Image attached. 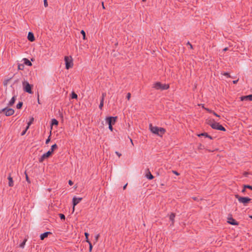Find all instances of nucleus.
I'll return each mask as SVG.
<instances>
[{
  "label": "nucleus",
  "instance_id": "f257e3e1",
  "mask_svg": "<svg viewBox=\"0 0 252 252\" xmlns=\"http://www.w3.org/2000/svg\"><path fill=\"white\" fill-rule=\"evenodd\" d=\"M149 129L152 133L159 136H162L165 132L164 128L153 126L151 124L149 125Z\"/></svg>",
  "mask_w": 252,
  "mask_h": 252
},
{
  "label": "nucleus",
  "instance_id": "f03ea898",
  "mask_svg": "<svg viewBox=\"0 0 252 252\" xmlns=\"http://www.w3.org/2000/svg\"><path fill=\"white\" fill-rule=\"evenodd\" d=\"M153 88L156 90H166L169 88V85L166 84H161L160 82H157L154 84Z\"/></svg>",
  "mask_w": 252,
  "mask_h": 252
},
{
  "label": "nucleus",
  "instance_id": "7ed1b4c3",
  "mask_svg": "<svg viewBox=\"0 0 252 252\" xmlns=\"http://www.w3.org/2000/svg\"><path fill=\"white\" fill-rule=\"evenodd\" d=\"M22 85L23 90L25 92L30 94H32L33 93V92L32 90V85H30L29 82L26 81H24L22 82Z\"/></svg>",
  "mask_w": 252,
  "mask_h": 252
},
{
  "label": "nucleus",
  "instance_id": "20e7f679",
  "mask_svg": "<svg viewBox=\"0 0 252 252\" xmlns=\"http://www.w3.org/2000/svg\"><path fill=\"white\" fill-rule=\"evenodd\" d=\"M65 68L68 69L72 67L73 65V59L71 56H65L64 57Z\"/></svg>",
  "mask_w": 252,
  "mask_h": 252
},
{
  "label": "nucleus",
  "instance_id": "39448f33",
  "mask_svg": "<svg viewBox=\"0 0 252 252\" xmlns=\"http://www.w3.org/2000/svg\"><path fill=\"white\" fill-rule=\"evenodd\" d=\"M235 197L240 203H243L244 205H247L251 200V199L248 197H241L238 194L235 195Z\"/></svg>",
  "mask_w": 252,
  "mask_h": 252
},
{
  "label": "nucleus",
  "instance_id": "423d86ee",
  "mask_svg": "<svg viewBox=\"0 0 252 252\" xmlns=\"http://www.w3.org/2000/svg\"><path fill=\"white\" fill-rule=\"evenodd\" d=\"M1 112H4L5 116H11L14 113V110L13 109L8 108V107H5V108L2 109L0 111V113Z\"/></svg>",
  "mask_w": 252,
  "mask_h": 252
},
{
  "label": "nucleus",
  "instance_id": "0eeeda50",
  "mask_svg": "<svg viewBox=\"0 0 252 252\" xmlns=\"http://www.w3.org/2000/svg\"><path fill=\"white\" fill-rule=\"evenodd\" d=\"M117 118V117H106L105 119L106 123L108 125H110V124H111V126H112V125H114L115 123Z\"/></svg>",
  "mask_w": 252,
  "mask_h": 252
},
{
  "label": "nucleus",
  "instance_id": "6e6552de",
  "mask_svg": "<svg viewBox=\"0 0 252 252\" xmlns=\"http://www.w3.org/2000/svg\"><path fill=\"white\" fill-rule=\"evenodd\" d=\"M208 124L211 126V127L213 129H218L220 124L216 122L210 120Z\"/></svg>",
  "mask_w": 252,
  "mask_h": 252
},
{
  "label": "nucleus",
  "instance_id": "1a4fd4ad",
  "mask_svg": "<svg viewBox=\"0 0 252 252\" xmlns=\"http://www.w3.org/2000/svg\"><path fill=\"white\" fill-rule=\"evenodd\" d=\"M52 153L51 152H49V151L44 154L42 155V156L39 158L38 160L39 162H42L45 158H49L51 155Z\"/></svg>",
  "mask_w": 252,
  "mask_h": 252
},
{
  "label": "nucleus",
  "instance_id": "9d476101",
  "mask_svg": "<svg viewBox=\"0 0 252 252\" xmlns=\"http://www.w3.org/2000/svg\"><path fill=\"white\" fill-rule=\"evenodd\" d=\"M82 199L81 197H74L72 199V203L73 205V210L74 209V207L77 204H78Z\"/></svg>",
  "mask_w": 252,
  "mask_h": 252
},
{
  "label": "nucleus",
  "instance_id": "9b49d317",
  "mask_svg": "<svg viewBox=\"0 0 252 252\" xmlns=\"http://www.w3.org/2000/svg\"><path fill=\"white\" fill-rule=\"evenodd\" d=\"M105 96H106V94L105 93H103L102 94V96H101L100 104H99V108L100 109H102V108L103 106V102H104V98H105Z\"/></svg>",
  "mask_w": 252,
  "mask_h": 252
},
{
  "label": "nucleus",
  "instance_id": "f8f14e48",
  "mask_svg": "<svg viewBox=\"0 0 252 252\" xmlns=\"http://www.w3.org/2000/svg\"><path fill=\"white\" fill-rule=\"evenodd\" d=\"M241 100L242 101H244V100L252 101V94L246 95V96H243L241 97Z\"/></svg>",
  "mask_w": 252,
  "mask_h": 252
},
{
  "label": "nucleus",
  "instance_id": "ddd939ff",
  "mask_svg": "<svg viewBox=\"0 0 252 252\" xmlns=\"http://www.w3.org/2000/svg\"><path fill=\"white\" fill-rule=\"evenodd\" d=\"M50 234H51L50 232H46L41 234L40 236V240H44L45 238L47 237L48 235Z\"/></svg>",
  "mask_w": 252,
  "mask_h": 252
},
{
  "label": "nucleus",
  "instance_id": "4468645a",
  "mask_svg": "<svg viewBox=\"0 0 252 252\" xmlns=\"http://www.w3.org/2000/svg\"><path fill=\"white\" fill-rule=\"evenodd\" d=\"M28 39L29 41H33L35 39L34 38V35L31 32H29V33H28Z\"/></svg>",
  "mask_w": 252,
  "mask_h": 252
},
{
  "label": "nucleus",
  "instance_id": "2eb2a0df",
  "mask_svg": "<svg viewBox=\"0 0 252 252\" xmlns=\"http://www.w3.org/2000/svg\"><path fill=\"white\" fill-rule=\"evenodd\" d=\"M228 222L230 224H231L232 225H234L238 224V223L234 219H233L232 218L228 219Z\"/></svg>",
  "mask_w": 252,
  "mask_h": 252
},
{
  "label": "nucleus",
  "instance_id": "dca6fc26",
  "mask_svg": "<svg viewBox=\"0 0 252 252\" xmlns=\"http://www.w3.org/2000/svg\"><path fill=\"white\" fill-rule=\"evenodd\" d=\"M23 64H26L28 66H32V63L27 58H24L23 59Z\"/></svg>",
  "mask_w": 252,
  "mask_h": 252
},
{
  "label": "nucleus",
  "instance_id": "f3484780",
  "mask_svg": "<svg viewBox=\"0 0 252 252\" xmlns=\"http://www.w3.org/2000/svg\"><path fill=\"white\" fill-rule=\"evenodd\" d=\"M15 100H16V96H13L12 97V98L11 99V100L9 101V102L8 103V106H12L14 104V103H15Z\"/></svg>",
  "mask_w": 252,
  "mask_h": 252
},
{
  "label": "nucleus",
  "instance_id": "a211bd4d",
  "mask_svg": "<svg viewBox=\"0 0 252 252\" xmlns=\"http://www.w3.org/2000/svg\"><path fill=\"white\" fill-rule=\"evenodd\" d=\"M175 217V214L174 213H171L170 216H169V220L171 221L172 222V223L171 224V225H173L174 224V218Z\"/></svg>",
  "mask_w": 252,
  "mask_h": 252
},
{
  "label": "nucleus",
  "instance_id": "6ab92c4d",
  "mask_svg": "<svg viewBox=\"0 0 252 252\" xmlns=\"http://www.w3.org/2000/svg\"><path fill=\"white\" fill-rule=\"evenodd\" d=\"M8 180L9 181V182H8L9 186L13 187L14 185V184H13V181L12 178L10 176H9L8 177Z\"/></svg>",
  "mask_w": 252,
  "mask_h": 252
},
{
  "label": "nucleus",
  "instance_id": "aec40b11",
  "mask_svg": "<svg viewBox=\"0 0 252 252\" xmlns=\"http://www.w3.org/2000/svg\"><path fill=\"white\" fill-rule=\"evenodd\" d=\"M198 136L199 137L203 136H205V137H208V138H210V139H212V136H211L210 135H208V133H206V132L202 133H201L200 134H198Z\"/></svg>",
  "mask_w": 252,
  "mask_h": 252
},
{
  "label": "nucleus",
  "instance_id": "412c9836",
  "mask_svg": "<svg viewBox=\"0 0 252 252\" xmlns=\"http://www.w3.org/2000/svg\"><path fill=\"white\" fill-rule=\"evenodd\" d=\"M148 172L146 174V176L147 179L149 180H152L154 178V176L151 173L149 169H148Z\"/></svg>",
  "mask_w": 252,
  "mask_h": 252
},
{
  "label": "nucleus",
  "instance_id": "4be33fe9",
  "mask_svg": "<svg viewBox=\"0 0 252 252\" xmlns=\"http://www.w3.org/2000/svg\"><path fill=\"white\" fill-rule=\"evenodd\" d=\"M57 148H58V146H57V144H55L51 146V148L50 150H49V151L51 152V153L52 154L54 152V150L56 149H57Z\"/></svg>",
  "mask_w": 252,
  "mask_h": 252
},
{
  "label": "nucleus",
  "instance_id": "5701e85b",
  "mask_svg": "<svg viewBox=\"0 0 252 252\" xmlns=\"http://www.w3.org/2000/svg\"><path fill=\"white\" fill-rule=\"evenodd\" d=\"M33 120L34 119L33 117H31L30 118V121L28 122V126H27V129H29L30 125L32 123Z\"/></svg>",
  "mask_w": 252,
  "mask_h": 252
},
{
  "label": "nucleus",
  "instance_id": "b1692460",
  "mask_svg": "<svg viewBox=\"0 0 252 252\" xmlns=\"http://www.w3.org/2000/svg\"><path fill=\"white\" fill-rule=\"evenodd\" d=\"M24 64L23 63H19L18 65V68L19 70H23L24 69Z\"/></svg>",
  "mask_w": 252,
  "mask_h": 252
},
{
  "label": "nucleus",
  "instance_id": "393cba45",
  "mask_svg": "<svg viewBox=\"0 0 252 252\" xmlns=\"http://www.w3.org/2000/svg\"><path fill=\"white\" fill-rule=\"evenodd\" d=\"M27 241V239H24V240L23 241V242L21 244H20V246H20V247H21V248H24V247H25V244H26V243Z\"/></svg>",
  "mask_w": 252,
  "mask_h": 252
},
{
  "label": "nucleus",
  "instance_id": "a878e982",
  "mask_svg": "<svg viewBox=\"0 0 252 252\" xmlns=\"http://www.w3.org/2000/svg\"><path fill=\"white\" fill-rule=\"evenodd\" d=\"M87 242L89 244V252H91L93 249V245L89 240H87Z\"/></svg>",
  "mask_w": 252,
  "mask_h": 252
},
{
  "label": "nucleus",
  "instance_id": "bb28decb",
  "mask_svg": "<svg viewBox=\"0 0 252 252\" xmlns=\"http://www.w3.org/2000/svg\"><path fill=\"white\" fill-rule=\"evenodd\" d=\"M58 122L57 120L53 119L52 120V125H58Z\"/></svg>",
  "mask_w": 252,
  "mask_h": 252
},
{
  "label": "nucleus",
  "instance_id": "cd10ccee",
  "mask_svg": "<svg viewBox=\"0 0 252 252\" xmlns=\"http://www.w3.org/2000/svg\"><path fill=\"white\" fill-rule=\"evenodd\" d=\"M23 105V102H19L16 105V108L17 109H20Z\"/></svg>",
  "mask_w": 252,
  "mask_h": 252
},
{
  "label": "nucleus",
  "instance_id": "c85d7f7f",
  "mask_svg": "<svg viewBox=\"0 0 252 252\" xmlns=\"http://www.w3.org/2000/svg\"><path fill=\"white\" fill-rule=\"evenodd\" d=\"M218 130H221V131H225V128L221 125L219 127V128Z\"/></svg>",
  "mask_w": 252,
  "mask_h": 252
},
{
  "label": "nucleus",
  "instance_id": "c756f323",
  "mask_svg": "<svg viewBox=\"0 0 252 252\" xmlns=\"http://www.w3.org/2000/svg\"><path fill=\"white\" fill-rule=\"evenodd\" d=\"M71 98L76 99L77 98V95L74 92H72L71 94Z\"/></svg>",
  "mask_w": 252,
  "mask_h": 252
},
{
  "label": "nucleus",
  "instance_id": "7c9ffc66",
  "mask_svg": "<svg viewBox=\"0 0 252 252\" xmlns=\"http://www.w3.org/2000/svg\"><path fill=\"white\" fill-rule=\"evenodd\" d=\"M59 215L61 220H65V217L63 214H59Z\"/></svg>",
  "mask_w": 252,
  "mask_h": 252
},
{
  "label": "nucleus",
  "instance_id": "2f4dec72",
  "mask_svg": "<svg viewBox=\"0 0 252 252\" xmlns=\"http://www.w3.org/2000/svg\"><path fill=\"white\" fill-rule=\"evenodd\" d=\"M81 34L83 35V39H85V37H86V33H85V32L83 30H82L81 31Z\"/></svg>",
  "mask_w": 252,
  "mask_h": 252
},
{
  "label": "nucleus",
  "instance_id": "473e14b6",
  "mask_svg": "<svg viewBox=\"0 0 252 252\" xmlns=\"http://www.w3.org/2000/svg\"><path fill=\"white\" fill-rule=\"evenodd\" d=\"M245 189H249L252 190V186L250 185H244Z\"/></svg>",
  "mask_w": 252,
  "mask_h": 252
},
{
  "label": "nucleus",
  "instance_id": "72a5a7b5",
  "mask_svg": "<svg viewBox=\"0 0 252 252\" xmlns=\"http://www.w3.org/2000/svg\"><path fill=\"white\" fill-rule=\"evenodd\" d=\"M25 175H26V181H27L28 183H31V182H30V179H29V177H28V176L27 174L26 173V172H25Z\"/></svg>",
  "mask_w": 252,
  "mask_h": 252
},
{
  "label": "nucleus",
  "instance_id": "f704fd0d",
  "mask_svg": "<svg viewBox=\"0 0 252 252\" xmlns=\"http://www.w3.org/2000/svg\"><path fill=\"white\" fill-rule=\"evenodd\" d=\"M28 129H27V127H26V129L22 132V133H21V135L22 136L26 134V131H27V130Z\"/></svg>",
  "mask_w": 252,
  "mask_h": 252
},
{
  "label": "nucleus",
  "instance_id": "c9c22d12",
  "mask_svg": "<svg viewBox=\"0 0 252 252\" xmlns=\"http://www.w3.org/2000/svg\"><path fill=\"white\" fill-rule=\"evenodd\" d=\"M130 97H131V94L130 93H128L127 94V95H126V98L127 99V100H129L130 98Z\"/></svg>",
  "mask_w": 252,
  "mask_h": 252
},
{
  "label": "nucleus",
  "instance_id": "e433bc0d",
  "mask_svg": "<svg viewBox=\"0 0 252 252\" xmlns=\"http://www.w3.org/2000/svg\"><path fill=\"white\" fill-rule=\"evenodd\" d=\"M205 110H206L207 112H208L209 113H212L213 112V110L209 109V108H204Z\"/></svg>",
  "mask_w": 252,
  "mask_h": 252
},
{
  "label": "nucleus",
  "instance_id": "4c0bfd02",
  "mask_svg": "<svg viewBox=\"0 0 252 252\" xmlns=\"http://www.w3.org/2000/svg\"><path fill=\"white\" fill-rule=\"evenodd\" d=\"M223 75L227 77H230L229 74L228 72H224Z\"/></svg>",
  "mask_w": 252,
  "mask_h": 252
},
{
  "label": "nucleus",
  "instance_id": "58836bf2",
  "mask_svg": "<svg viewBox=\"0 0 252 252\" xmlns=\"http://www.w3.org/2000/svg\"><path fill=\"white\" fill-rule=\"evenodd\" d=\"M89 235L88 233H87V232H85V236L86 237V241L87 240H89V239H88Z\"/></svg>",
  "mask_w": 252,
  "mask_h": 252
},
{
  "label": "nucleus",
  "instance_id": "ea45409f",
  "mask_svg": "<svg viewBox=\"0 0 252 252\" xmlns=\"http://www.w3.org/2000/svg\"><path fill=\"white\" fill-rule=\"evenodd\" d=\"M44 5L46 7L48 6V2L47 0H44Z\"/></svg>",
  "mask_w": 252,
  "mask_h": 252
},
{
  "label": "nucleus",
  "instance_id": "a19ab883",
  "mask_svg": "<svg viewBox=\"0 0 252 252\" xmlns=\"http://www.w3.org/2000/svg\"><path fill=\"white\" fill-rule=\"evenodd\" d=\"M50 136H49L48 137V139H46V142H45V143H46V144H48V143L50 142Z\"/></svg>",
  "mask_w": 252,
  "mask_h": 252
},
{
  "label": "nucleus",
  "instance_id": "79ce46f5",
  "mask_svg": "<svg viewBox=\"0 0 252 252\" xmlns=\"http://www.w3.org/2000/svg\"><path fill=\"white\" fill-rule=\"evenodd\" d=\"M213 115H214L215 116H216V117H220V116L218 115L216 112H215L214 111H213V112L212 113Z\"/></svg>",
  "mask_w": 252,
  "mask_h": 252
},
{
  "label": "nucleus",
  "instance_id": "37998d69",
  "mask_svg": "<svg viewBox=\"0 0 252 252\" xmlns=\"http://www.w3.org/2000/svg\"><path fill=\"white\" fill-rule=\"evenodd\" d=\"M109 129L111 130V131H112L113 130V127H112V126H111V124H110V125H109Z\"/></svg>",
  "mask_w": 252,
  "mask_h": 252
},
{
  "label": "nucleus",
  "instance_id": "c03bdc74",
  "mask_svg": "<svg viewBox=\"0 0 252 252\" xmlns=\"http://www.w3.org/2000/svg\"><path fill=\"white\" fill-rule=\"evenodd\" d=\"M68 184H69V185L70 186H72V185L73 184V182H72V181L69 180V181H68Z\"/></svg>",
  "mask_w": 252,
  "mask_h": 252
},
{
  "label": "nucleus",
  "instance_id": "a18cd8bd",
  "mask_svg": "<svg viewBox=\"0 0 252 252\" xmlns=\"http://www.w3.org/2000/svg\"><path fill=\"white\" fill-rule=\"evenodd\" d=\"M172 172L176 175H179V174L176 171H172Z\"/></svg>",
  "mask_w": 252,
  "mask_h": 252
},
{
  "label": "nucleus",
  "instance_id": "49530a36",
  "mask_svg": "<svg viewBox=\"0 0 252 252\" xmlns=\"http://www.w3.org/2000/svg\"><path fill=\"white\" fill-rule=\"evenodd\" d=\"M187 44H188V45H189V46H190V48L191 49H192V45L190 43V42H188V43H187Z\"/></svg>",
  "mask_w": 252,
  "mask_h": 252
},
{
  "label": "nucleus",
  "instance_id": "de8ad7c7",
  "mask_svg": "<svg viewBox=\"0 0 252 252\" xmlns=\"http://www.w3.org/2000/svg\"><path fill=\"white\" fill-rule=\"evenodd\" d=\"M238 79L236 80H234V81H233V83L234 84H236L238 82Z\"/></svg>",
  "mask_w": 252,
  "mask_h": 252
},
{
  "label": "nucleus",
  "instance_id": "09e8293b",
  "mask_svg": "<svg viewBox=\"0 0 252 252\" xmlns=\"http://www.w3.org/2000/svg\"><path fill=\"white\" fill-rule=\"evenodd\" d=\"M246 189H245L244 186L243 187V189L242 190V193H244L246 191Z\"/></svg>",
  "mask_w": 252,
  "mask_h": 252
},
{
  "label": "nucleus",
  "instance_id": "8fccbe9b",
  "mask_svg": "<svg viewBox=\"0 0 252 252\" xmlns=\"http://www.w3.org/2000/svg\"><path fill=\"white\" fill-rule=\"evenodd\" d=\"M116 154L119 156V157H120L121 156V154L118 152H116Z\"/></svg>",
  "mask_w": 252,
  "mask_h": 252
},
{
  "label": "nucleus",
  "instance_id": "3c124183",
  "mask_svg": "<svg viewBox=\"0 0 252 252\" xmlns=\"http://www.w3.org/2000/svg\"><path fill=\"white\" fill-rule=\"evenodd\" d=\"M98 237H99V235H97L96 236V237H95V240H96V241H97L98 238Z\"/></svg>",
  "mask_w": 252,
  "mask_h": 252
},
{
  "label": "nucleus",
  "instance_id": "603ef678",
  "mask_svg": "<svg viewBox=\"0 0 252 252\" xmlns=\"http://www.w3.org/2000/svg\"><path fill=\"white\" fill-rule=\"evenodd\" d=\"M126 186H127V184L126 185H125L124 187H123V189H125L126 187Z\"/></svg>",
  "mask_w": 252,
  "mask_h": 252
},
{
  "label": "nucleus",
  "instance_id": "864d4df0",
  "mask_svg": "<svg viewBox=\"0 0 252 252\" xmlns=\"http://www.w3.org/2000/svg\"><path fill=\"white\" fill-rule=\"evenodd\" d=\"M227 50V48H225L223 49V50H224V51H226Z\"/></svg>",
  "mask_w": 252,
  "mask_h": 252
},
{
  "label": "nucleus",
  "instance_id": "5fc2aeb1",
  "mask_svg": "<svg viewBox=\"0 0 252 252\" xmlns=\"http://www.w3.org/2000/svg\"><path fill=\"white\" fill-rule=\"evenodd\" d=\"M38 97H39V95H38ZM38 103H40V102H39V98H38Z\"/></svg>",
  "mask_w": 252,
  "mask_h": 252
},
{
  "label": "nucleus",
  "instance_id": "6e6d98bb",
  "mask_svg": "<svg viewBox=\"0 0 252 252\" xmlns=\"http://www.w3.org/2000/svg\"><path fill=\"white\" fill-rule=\"evenodd\" d=\"M130 141H131V142L132 144H133L132 140V139H130Z\"/></svg>",
  "mask_w": 252,
  "mask_h": 252
},
{
  "label": "nucleus",
  "instance_id": "4d7b16f0",
  "mask_svg": "<svg viewBox=\"0 0 252 252\" xmlns=\"http://www.w3.org/2000/svg\"><path fill=\"white\" fill-rule=\"evenodd\" d=\"M102 6H103V8H104V6L103 5V2H102Z\"/></svg>",
  "mask_w": 252,
  "mask_h": 252
},
{
  "label": "nucleus",
  "instance_id": "13d9d810",
  "mask_svg": "<svg viewBox=\"0 0 252 252\" xmlns=\"http://www.w3.org/2000/svg\"><path fill=\"white\" fill-rule=\"evenodd\" d=\"M250 218L252 219V215L250 216Z\"/></svg>",
  "mask_w": 252,
  "mask_h": 252
},
{
  "label": "nucleus",
  "instance_id": "bf43d9fd",
  "mask_svg": "<svg viewBox=\"0 0 252 252\" xmlns=\"http://www.w3.org/2000/svg\"><path fill=\"white\" fill-rule=\"evenodd\" d=\"M143 1H145L146 0H142Z\"/></svg>",
  "mask_w": 252,
  "mask_h": 252
}]
</instances>
